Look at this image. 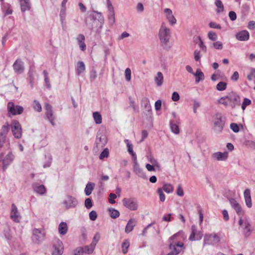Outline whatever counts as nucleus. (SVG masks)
I'll return each mask as SVG.
<instances>
[{"instance_id": "f257e3e1", "label": "nucleus", "mask_w": 255, "mask_h": 255, "mask_svg": "<svg viewBox=\"0 0 255 255\" xmlns=\"http://www.w3.org/2000/svg\"><path fill=\"white\" fill-rule=\"evenodd\" d=\"M226 118L221 113H216L213 117L214 131L217 133H221L225 126Z\"/></svg>"}, {"instance_id": "f03ea898", "label": "nucleus", "mask_w": 255, "mask_h": 255, "mask_svg": "<svg viewBox=\"0 0 255 255\" xmlns=\"http://www.w3.org/2000/svg\"><path fill=\"white\" fill-rule=\"evenodd\" d=\"M161 43L163 45H167L171 37L170 30L165 26L164 23H162L158 33Z\"/></svg>"}, {"instance_id": "7ed1b4c3", "label": "nucleus", "mask_w": 255, "mask_h": 255, "mask_svg": "<svg viewBox=\"0 0 255 255\" xmlns=\"http://www.w3.org/2000/svg\"><path fill=\"white\" fill-rule=\"evenodd\" d=\"M7 109L9 116L21 114L23 112V108L19 105H15L14 103L9 102L7 103Z\"/></svg>"}, {"instance_id": "20e7f679", "label": "nucleus", "mask_w": 255, "mask_h": 255, "mask_svg": "<svg viewBox=\"0 0 255 255\" xmlns=\"http://www.w3.org/2000/svg\"><path fill=\"white\" fill-rule=\"evenodd\" d=\"M220 241V238L215 233L210 234H205L204 237L203 246L214 245Z\"/></svg>"}, {"instance_id": "39448f33", "label": "nucleus", "mask_w": 255, "mask_h": 255, "mask_svg": "<svg viewBox=\"0 0 255 255\" xmlns=\"http://www.w3.org/2000/svg\"><path fill=\"white\" fill-rule=\"evenodd\" d=\"M226 98L228 100L229 106H231L232 109H234L237 106L240 105V97L235 92H231L226 96Z\"/></svg>"}, {"instance_id": "423d86ee", "label": "nucleus", "mask_w": 255, "mask_h": 255, "mask_svg": "<svg viewBox=\"0 0 255 255\" xmlns=\"http://www.w3.org/2000/svg\"><path fill=\"white\" fill-rule=\"evenodd\" d=\"M45 235L44 230L34 229L33 230L32 241L35 243L39 244L44 240Z\"/></svg>"}, {"instance_id": "0eeeda50", "label": "nucleus", "mask_w": 255, "mask_h": 255, "mask_svg": "<svg viewBox=\"0 0 255 255\" xmlns=\"http://www.w3.org/2000/svg\"><path fill=\"white\" fill-rule=\"evenodd\" d=\"M123 203L124 206L130 210L135 211L138 209V202L134 198H124Z\"/></svg>"}, {"instance_id": "6e6552de", "label": "nucleus", "mask_w": 255, "mask_h": 255, "mask_svg": "<svg viewBox=\"0 0 255 255\" xmlns=\"http://www.w3.org/2000/svg\"><path fill=\"white\" fill-rule=\"evenodd\" d=\"M11 128L13 136L17 139L20 138L21 137L22 131L19 123L17 120L12 121Z\"/></svg>"}, {"instance_id": "1a4fd4ad", "label": "nucleus", "mask_w": 255, "mask_h": 255, "mask_svg": "<svg viewBox=\"0 0 255 255\" xmlns=\"http://www.w3.org/2000/svg\"><path fill=\"white\" fill-rule=\"evenodd\" d=\"M203 236V232L197 230V227L193 225L191 226V233L189 237L190 241H199Z\"/></svg>"}, {"instance_id": "9d476101", "label": "nucleus", "mask_w": 255, "mask_h": 255, "mask_svg": "<svg viewBox=\"0 0 255 255\" xmlns=\"http://www.w3.org/2000/svg\"><path fill=\"white\" fill-rule=\"evenodd\" d=\"M44 106L46 110L45 115L46 119L48 120L53 126H54L55 125L54 123L55 117L54 115L52 106L48 103H45Z\"/></svg>"}, {"instance_id": "9b49d317", "label": "nucleus", "mask_w": 255, "mask_h": 255, "mask_svg": "<svg viewBox=\"0 0 255 255\" xmlns=\"http://www.w3.org/2000/svg\"><path fill=\"white\" fill-rule=\"evenodd\" d=\"M63 204L66 209L73 208L78 204V201L73 196H67L63 201Z\"/></svg>"}, {"instance_id": "f8f14e48", "label": "nucleus", "mask_w": 255, "mask_h": 255, "mask_svg": "<svg viewBox=\"0 0 255 255\" xmlns=\"http://www.w3.org/2000/svg\"><path fill=\"white\" fill-rule=\"evenodd\" d=\"M107 143V138L105 134L99 131L97 132L95 144L97 146L103 147Z\"/></svg>"}, {"instance_id": "ddd939ff", "label": "nucleus", "mask_w": 255, "mask_h": 255, "mask_svg": "<svg viewBox=\"0 0 255 255\" xmlns=\"http://www.w3.org/2000/svg\"><path fill=\"white\" fill-rule=\"evenodd\" d=\"M52 255H62L63 252V244L59 240L55 241L53 244Z\"/></svg>"}, {"instance_id": "4468645a", "label": "nucleus", "mask_w": 255, "mask_h": 255, "mask_svg": "<svg viewBox=\"0 0 255 255\" xmlns=\"http://www.w3.org/2000/svg\"><path fill=\"white\" fill-rule=\"evenodd\" d=\"M107 7L108 9L109 22L111 25H113L115 22V14L114 7L110 0H107Z\"/></svg>"}, {"instance_id": "2eb2a0df", "label": "nucleus", "mask_w": 255, "mask_h": 255, "mask_svg": "<svg viewBox=\"0 0 255 255\" xmlns=\"http://www.w3.org/2000/svg\"><path fill=\"white\" fill-rule=\"evenodd\" d=\"M133 171L139 177L144 179H147V176H146L143 169L139 167L137 159H134Z\"/></svg>"}, {"instance_id": "dca6fc26", "label": "nucleus", "mask_w": 255, "mask_h": 255, "mask_svg": "<svg viewBox=\"0 0 255 255\" xmlns=\"http://www.w3.org/2000/svg\"><path fill=\"white\" fill-rule=\"evenodd\" d=\"M32 188L34 192L40 195H44L46 192L45 187L37 182H34L32 184Z\"/></svg>"}, {"instance_id": "f3484780", "label": "nucleus", "mask_w": 255, "mask_h": 255, "mask_svg": "<svg viewBox=\"0 0 255 255\" xmlns=\"http://www.w3.org/2000/svg\"><path fill=\"white\" fill-rule=\"evenodd\" d=\"M211 157L217 161H225L228 157V153L227 152H216L213 153Z\"/></svg>"}, {"instance_id": "a211bd4d", "label": "nucleus", "mask_w": 255, "mask_h": 255, "mask_svg": "<svg viewBox=\"0 0 255 255\" xmlns=\"http://www.w3.org/2000/svg\"><path fill=\"white\" fill-rule=\"evenodd\" d=\"M10 218L15 222H19L20 216L18 212L17 208L14 204L11 205V210L10 213Z\"/></svg>"}, {"instance_id": "6ab92c4d", "label": "nucleus", "mask_w": 255, "mask_h": 255, "mask_svg": "<svg viewBox=\"0 0 255 255\" xmlns=\"http://www.w3.org/2000/svg\"><path fill=\"white\" fill-rule=\"evenodd\" d=\"M93 12L98 15L97 16H94V17H96L97 21H98L99 23V28H97L96 31L97 33L99 34L101 32V29L104 23V17L100 12L95 10H93Z\"/></svg>"}, {"instance_id": "aec40b11", "label": "nucleus", "mask_w": 255, "mask_h": 255, "mask_svg": "<svg viewBox=\"0 0 255 255\" xmlns=\"http://www.w3.org/2000/svg\"><path fill=\"white\" fill-rule=\"evenodd\" d=\"M13 67L15 73L20 74L24 71L23 62L20 60L17 59L13 64Z\"/></svg>"}, {"instance_id": "412c9836", "label": "nucleus", "mask_w": 255, "mask_h": 255, "mask_svg": "<svg viewBox=\"0 0 255 255\" xmlns=\"http://www.w3.org/2000/svg\"><path fill=\"white\" fill-rule=\"evenodd\" d=\"M164 12L166 13V18L171 25H174L176 23V19L172 14V10L168 8L164 9Z\"/></svg>"}, {"instance_id": "4be33fe9", "label": "nucleus", "mask_w": 255, "mask_h": 255, "mask_svg": "<svg viewBox=\"0 0 255 255\" xmlns=\"http://www.w3.org/2000/svg\"><path fill=\"white\" fill-rule=\"evenodd\" d=\"M249 37V32L247 30H242L236 34V38L240 41H247Z\"/></svg>"}, {"instance_id": "5701e85b", "label": "nucleus", "mask_w": 255, "mask_h": 255, "mask_svg": "<svg viewBox=\"0 0 255 255\" xmlns=\"http://www.w3.org/2000/svg\"><path fill=\"white\" fill-rule=\"evenodd\" d=\"M230 203L232 207L235 210L237 213L239 215L243 214V212L241 205L237 202V201L235 199L231 198V199H230Z\"/></svg>"}, {"instance_id": "b1692460", "label": "nucleus", "mask_w": 255, "mask_h": 255, "mask_svg": "<svg viewBox=\"0 0 255 255\" xmlns=\"http://www.w3.org/2000/svg\"><path fill=\"white\" fill-rule=\"evenodd\" d=\"M13 159L14 155L11 153V152H9L6 155L5 157L2 160L3 170L6 169L7 166H8L12 162Z\"/></svg>"}, {"instance_id": "393cba45", "label": "nucleus", "mask_w": 255, "mask_h": 255, "mask_svg": "<svg viewBox=\"0 0 255 255\" xmlns=\"http://www.w3.org/2000/svg\"><path fill=\"white\" fill-rule=\"evenodd\" d=\"M252 230L250 222L247 220H245L244 222L243 233L246 238H248L251 235Z\"/></svg>"}, {"instance_id": "a878e982", "label": "nucleus", "mask_w": 255, "mask_h": 255, "mask_svg": "<svg viewBox=\"0 0 255 255\" xmlns=\"http://www.w3.org/2000/svg\"><path fill=\"white\" fill-rule=\"evenodd\" d=\"M244 198L247 206L250 208L252 206V199L251 196V191L249 189H247L244 192Z\"/></svg>"}, {"instance_id": "bb28decb", "label": "nucleus", "mask_w": 255, "mask_h": 255, "mask_svg": "<svg viewBox=\"0 0 255 255\" xmlns=\"http://www.w3.org/2000/svg\"><path fill=\"white\" fill-rule=\"evenodd\" d=\"M20 4L21 10L22 12L30 10L31 3L30 0H18Z\"/></svg>"}, {"instance_id": "cd10ccee", "label": "nucleus", "mask_w": 255, "mask_h": 255, "mask_svg": "<svg viewBox=\"0 0 255 255\" xmlns=\"http://www.w3.org/2000/svg\"><path fill=\"white\" fill-rule=\"evenodd\" d=\"M137 224V221L135 219H130L128 222L126 227L125 232L128 234L131 232Z\"/></svg>"}, {"instance_id": "c85d7f7f", "label": "nucleus", "mask_w": 255, "mask_h": 255, "mask_svg": "<svg viewBox=\"0 0 255 255\" xmlns=\"http://www.w3.org/2000/svg\"><path fill=\"white\" fill-rule=\"evenodd\" d=\"M86 26L91 30H93L96 27H98L97 28H99V23L98 21H97L96 17H94V16H93L91 21L86 22Z\"/></svg>"}, {"instance_id": "c756f323", "label": "nucleus", "mask_w": 255, "mask_h": 255, "mask_svg": "<svg viewBox=\"0 0 255 255\" xmlns=\"http://www.w3.org/2000/svg\"><path fill=\"white\" fill-rule=\"evenodd\" d=\"M179 120H175V123L173 122V121H170V127L171 131L175 134H179L180 132L179 127L177 125L179 124Z\"/></svg>"}, {"instance_id": "7c9ffc66", "label": "nucleus", "mask_w": 255, "mask_h": 255, "mask_svg": "<svg viewBox=\"0 0 255 255\" xmlns=\"http://www.w3.org/2000/svg\"><path fill=\"white\" fill-rule=\"evenodd\" d=\"M194 76L195 77V82L198 83L201 81H203L205 79L204 73L200 69H197Z\"/></svg>"}, {"instance_id": "2f4dec72", "label": "nucleus", "mask_w": 255, "mask_h": 255, "mask_svg": "<svg viewBox=\"0 0 255 255\" xmlns=\"http://www.w3.org/2000/svg\"><path fill=\"white\" fill-rule=\"evenodd\" d=\"M85 70V66L83 62L79 61L77 62L76 72L77 75H80Z\"/></svg>"}, {"instance_id": "473e14b6", "label": "nucleus", "mask_w": 255, "mask_h": 255, "mask_svg": "<svg viewBox=\"0 0 255 255\" xmlns=\"http://www.w3.org/2000/svg\"><path fill=\"white\" fill-rule=\"evenodd\" d=\"M68 227L65 222H61L58 227V231L61 235H64L67 233Z\"/></svg>"}, {"instance_id": "72a5a7b5", "label": "nucleus", "mask_w": 255, "mask_h": 255, "mask_svg": "<svg viewBox=\"0 0 255 255\" xmlns=\"http://www.w3.org/2000/svg\"><path fill=\"white\" fill-rule=\"evenodd\" d=\"M60 21L61 22L62 26L64 28V27L66 26V22L65 21V17H66V7H62L60 14Z\"/></svg>"}, {"instance_id": "f704fd0d", "label": "nucleus", "mask_w": 255, "mask_h": 255, "mask_svg": "<svg viewBox=\"0 0 255 255\" xmlns=\"http://www.w3.org/2000/svg\"><path fill=\"white\" fill-rule=\"evenodd\" d=\"M95 184L94 183L89 182L87 183L85 188V194L87 196H89L92 193V191L93 190L95 187Z\"/></svg>"}, {"instance_id": "c9c22d12", "label": "nucleus", "mask_w": 255, "mask_h": 255, "mask_svg": "<svg viewBox=\"0 0 255 255\" xmlns=\"http://www.w3.org/2000/svg\"><path fill=\"white\" fill-rule=\"evenodd\" d=\"M124 141L126 143H127V147H128V152H129V153L132 156L133 159H136V155L135 153L134 152H133V151L132 150V144L129 143V141L128 139H125L124 140Z\"/></svg>"}, {"instance_id": "e433bc0d", "label": "nucleus", "mask_w": 255, "mask_h": 255, "mask_svg": "<svg viewBox=\"0 0 255 255\" xmlns=\"http://www.w3.org/2000/svg\"><path fill=\"white\" fill-rule=\"evenodd\" d=\"M163 81V76L161 72H158L157 76L155 77V82L158 86H160Z\"/></svg>"}, {"instance_id": "4c0bfd02", "label": "nucleus", "mask_w": 255, "mask_h": 255, "mask_svg": "<svg viewBox=\"0 0 255 255\" xmlns=\"http://www.w3.org/2000/svg\"><path fill=\"white\" fill-rule=\"evenodd\" d=\"M215 4L217 6V9L216 10L217 13H220L224 11V5L220 0H216Z\"/></svg>"}, {"instance_id": "58836bf2", "label": "nucleus", "mask_w": 255, "mask_h": 255, "mask_svg": "<svg viewBox=\"0 0 255 255\" xmlns=\"http://www.w3.org/2000/svg\"><path fill=\"white\" fill-rule=\"evenodd\" d=\"M142 102L144 104V109L146 111L150 112L151 111V107L149 99L147 98H144L142 100Z\"/></svg>"}, {"instance_id": "ea45409f", "label": "nucleus", "mask_w": 255, "mask_h": 255, "mask_svg": "<svg viewBox=\"0 0 255 255\" xmlns=\"http://www.w3.org/2000/svg\"><path fill=\"white\" fill-rule=\"evenodd\" d=\"M110 213V217L113 219H116L119 217L120 212L117 210L113 208H110L108 209Z\"/></svg>"}, {"instance_id": "a19ab883", "label": "nucleus", "mask_w": 255, "mask_h": 255, "mask_svg": "<svg viewBox=\"0 0 255 255\" xmlns=\"http://www.w3.org/2000/svg\"><path fill=\"white\" fill-rule=\"evenodd\" d=\"M93 116L96 124H100L102 123V116L99 112H96L93 113Z\"/></svg>"}, {"instance_id": "79ce46f5", "label": "nucleus", "mask_w": 255, "mask_h": 255, "mask_svg": "<svg viewBox=\"0 0 255 255\" xmlns=\"http://www.w3.org/2000/svg\"><path fill=\"white\" fill-rule=\"evenodd\" d=\"M95 247V246L92 244L89 246H86L83 248V253L88 254H92L94 250Z\"/></svg>"}, {"instance_id": "37998d69", "label": "nucleus", "mask_w": 255, "mask_h": 255, "mask_svg": "<svg viewBox=\"0 0 255 255\" xmlns=\"http://www.w3.org/2000/svg\"><path fill=\"white\" fill-rule=\"evenodd\" d=\"M43 73L44 76V81H45V83L46 84V86L48 89H50L51 88V84L50 83V80H49V79L48 77V73L46 70H44L43 72Z\"/></svg>"}, {"instance_id": "c03bdc74", "label": "nucleus", "mask_w": 255, "mask_h": 255, "mask_svg": "<svg viewBox=\"0 0 255 255\" xmlns=\"http://www.w3.org/2000/svg\"><path fill=\"white\" fill-rule=\"evenodd\" d=\"M33 108L35 111L40 112L42 111L41 106L40 103L37 100H34L32 104Z\"/></svg>"}, {"instance_id": "a18cd8bd", "label": "nucleus", "mask_w": 255, "mask_h": 255, "mask_svg": "<svg viewBox=\"0 0 255 255\" xmlns=\"http://www.w3.org/2000/svg\"><path fill=\"white\" fill-rule=\"evenodd\" d=\"M162 189L166 193H171L173 190V187L170 184H165L162 187Z\"/></svg>"}, {"instance_id": "49530a36", "label": "nucleus", "mask_w": 255, "mask_h": 255, "mask_svg": "<svg viewBox=\"0 0 255 255\" xmlns=\"http://www.w3.org/2000/svg\"><path fill=\"white\" fill-rule=\"evenodd\" d=\"M183 250L181 248H177L175 245L173 246V250L168 253L169 255H177L179 254Z\"/></svg>"}, {"instance_id": "de8ad7c7", "label": "nucleus", "mask_w": 255, "mask_h": 255, "mask_svg": "<svg viewBox=\"0 0 255 255\" xmlns=\"http://www.w3.org/2000/svg\"><path fill=\"white\" fill-rule=\"evenodd\" d=\"M227 88V84L224 82H220L217 84L216 88L218 91H222L225 90Z\"/></svg>"}, {"instance_id": "09e8293b", "label": "nucleus", "mask_w": 255, "mask_h": 255, "mask_svg": "<svg viewBox=\"0 0 255 255\" xmlns=\"http://www.w3.org/2000/svg\"><path fill=\"white\" fill-rule=\"evenodd\" d=\"M251 104V101L248 98H244L243 102L242 105V109L244 111L246 108L247 106Z\"/></svg>"}, {"instance_id": "8fccbe9b", "label": "nucleus", "mask_w": 255, "mask_h": 255, "mask_svg": "<svg viewBox=\"0 0 255 255\" xmlns=\"http://www.w3.org/2000/svg\"><path fill=\"white\" fill-rule=\"evenodd\" d=\"M129 246V243L128 241H125L122 245V249H123V253L124 254H126L128 252V248Z\"/></svg>"}, {"instance_id": "3c124183", "label": "nucleus", "mask_w": 255, "mask_h": 255, "mask_svg": "<svg viewBox=\"0 0 255 255\" xmlns=\"http://www.w3.org/2000/svg\"><path fill=\"white\" fill-rule=\"evenodd\" d=\"M10 126L9 125L3 126L1 129V131L0 132V134H2V135L6 136V135L9 130Z\"/></svg>"}, {"instance_id": "603ef678", "label": "nucleus", "mask_w": 255, "mask_h": 255, "mask_svg": "<svg viewBox=\"0 0 255 255\" xmlns=\"http://www.w3.org/2000/svg\"><path fill=\"white\" fill-rule=\"evenodd\" d=\"M208 37L210 40L214 41H215L218 38L217 34L212 31L208 32Z\"/></svg>"}, {"instance_id": "864d4df0", "label": "nucleus", "mask_w": 255, "mask_h": 255, "mask_svg": "<svg viewBox=\"0 0 255 255\" xmlns=\"http://www.w3.org/2000/svg\"><path fill=\"white\" fill-rule=\"evenodd\" d=\"M109 149L108 148H105L103 151L99 155V158L100 159H103L105 157H107L109 156Z\"/></svg>"}, {"instance_id": "5fc2aeb1", "label": "nucleus", "mask_w": 255, "mask_h": 255, "mask_svg": "<svg viewBox=\"0 0 255 255\" xmlns=\"http://www.w3.org/2000/svg\"><path fill=\"white\" fill-rule=\"evenodd\" d=\"M100 235L99 234V232H97L93 239V241H92V244H93V245H94L95 246H96V244H97V243L99 242V241L100 240Z\"/></svg>"}, {"instance_id": "6e6d98bb", "label": "nucleus", "mask_w": 255, "mask_h": 255, "mask_svg": "<svg viewBox=\"0 0 255 255\" xmlns=\"http://www.w3.org/2000/svg\"><path fill=\"white\" fill-rule=\"evenodd\" d=\"M157 193L159 194L160 201L161 202H164L165 200V195L163 192L162 189L161 188H158L157 190Z\"/></svg>"}, {"instance_id": "4d7b16f0", "label": "nucleus", "mask_w": 255, "mask_h": 255, "mask_svg": "<svg viewBox=\"0 0 255 255\" xmlns=\"http://www.w3.org/2000/svg\"><path fill=\"white\" fill-rule=\"evenodd\" d=\"M213 47L218 50H222L223 49V43L221 41H216L213 43Z\"/></svg>"}, {"instance_id": "13d9d810", "label": "nucleus", "mask_w": 255, "mask_h": 255, "mask_svg": "<svg viewBox=\"0 0 255 255\" xmlns=\"http://www.w3.org/2000/svg\"><path fill=\"white\" fill-rule=\"evenodd\" d=\"M125 77L127 81H129L131 79V70L130 68H127L125 70Z\"/></svg>"}, {"instance_id": "bf43d9fd", "label": "nucleus", "mask_w": 255, "mask_h": 255, "mask_svg": "<svg viewBox=\"0 0 255 255\" xmlns=\"http://www.w3.org/2000/svg\"><path fill=\"white\" fill-rule=\"evenodd\" d=\"M85 206L88 209L92 208V207L93 206V203H92V200L90 198H87L85 200Z\"/></svg>"}, {"instance_id": "052dcab7", "label": "nucleus", "mask_w": 255, "mask_h": 255, "mask_svg": "<svg viewBox=\"0 0 255 255\" xmlns=\"http://www.w3.org/2000/svg\"><path fill=\"white\" fill-rule=\"evenodd\" d=\"M176 194L177 195L180 197H182L184 195L183 189L180 184L178 185L177 187Z\"/></svg>"}, {"instance_id": "680f3d73", "label": "nucleus", "mask_w": 255, "mask_h": 255, "mask_svg": "<svg viewBox=\"0 0 255 255\" xmlns=\"http://www.w3.org/2000/svg\"><path fill=\"white\" fill-rule=\"evenodd\" d=\"M89 218L91 221H95L97 218V214L95 211H92L89 213Z\"/></svg>"}, {"instance_id": "e2e57ef3", "label": "nucleus", "mask_w": 255, "mask_h": 255, "mask_svg": "<svg viewBox=\"0 0 255 255\" xmlns=\"http://www.w3.org/2000/svg\"><path fill=\"white\" fill-rule=\"evenodd\" d=\"M230 128L234 132H238L239 131V126L236 123L231 124Z\"/></svg>"}, {"instance_id": "0e129e2a", "label": "nucleus", "mask_w": 255, "mask_h": 255, "mask_svg": "<svg viewBox=\"0 0 255 255\" xmlns=\"http://www.w3.org/2000/svg\"><path fill=\"white\" fill-rule=\"evenodd\" d=\"M198 39H199V47L201 48V49L203 51L206 52L207 51V47H206V46L204 45V43H203V41L202 40V39H201L200 37H198Z\"/></svg>"}, {"instance_id": "69168bd1", "label": "nucleus", "mask_w": 255, "mask_h": 255, "mask_svg": "<svg viewBox=\"0 0 255 255\" xmlns=\"http://www.w3.org/2000/svg\"><path fill=\"white\" fill-rule=\"evenodd\" d=\"M209 26L211 28H215L220 29L221 26L220 24L216 23L215 22H211L209 24Z\"/></svg>"}, {"instance_id": "338daca9", "label": "nucleus", "mask_w": 255, "mask_h": 255, "mask_svg": "<svg viewBox=\"0 0 255 255\" xmlns=\"http://www.w3.org/2000/svg\"><path fill=\"white\" fill-rule=\"evenodd\" d=\"M219 103L225 106H229V102L228 100H227V99L226 98V96L221 98L219 101Z\"/></svg>"}, {"instance_id": "774afa93", "label": "nucleus", "mask_w": 255, "mask_h": 255, "mask_svg": "<svg viewBox=\"0 0 255 255\" xmlns=\"http://www.w3.org/2000/svg\"><path fill=\"white\" fill-rule=\"evenodd\" d=\"M83 248L79 247L77 248L74 251V255H83Z\"/></svg>"}]
</instances>
